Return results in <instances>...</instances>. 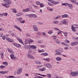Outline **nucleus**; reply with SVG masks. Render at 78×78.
Returning a JSON list of instances; mask_svg holds the SVG:
<instances>
[{
  "mask_svg": "<svg viewBox=\"0 0 78 78\" xmlns=\"http://www.w3.org/2000/svg\"><path fill=\"white\" fill-rule=\"evenodd\" d=\"M37 74V75H40L41 76H44V77L47 76H46V75H42L40 74Z\"/></svg>",
  "mask_w": 78,
  "mask_h": 78,
  "instance_id": "51",
  "label": "nucleus"
},
{
  "mask_svg": "<svg viewBox=\"0 0 78 78\" xmlns=\"http://www.w3.org/2000/svg\"><path fill=\"white\" fill-rule=\"evenodd\" d=\"M6 39L8 42H12V40H11L10 38L8 37H6Z\"/></svg>",
  "mask_w": 78,
  "mask_h": 78,
  "instance_id": "24",
  "label": "nucleus"
},
{
  "mask_svg": "<svg viewBox=\"0 0 78 78\" xmlns=\"http://www.w3.org/2000/svg\"><path fill=\"white\" fill-rule=\"evenodd\" d=\"M3 1H5V4L4 3H2V5L4 6H5L6 8H8L9 7V5L11 2L9 0H3Z\"/></svg>",
  "mask_w": 78,
  "mask_h": 78,
  "instance_id": "1",
  "label": "nucleus"
},
{
  "mask_svg": "<svg viewBox=\"0 0 78 78\" xmlns=\"http://www.w3.org/2000/svg\"><path fill=\"white\" fill-rule=\"evenodd\" d=\"M21 12H18L17 14H16V16H20V15H21Z\"/></svg>",
  "mask_w": 78,
  "mask_h": 78,
  "instance_id": "34",
  "label": "nucleus"
},
{
  "mask_svg": "<svg viewBox=\"0 0 78 78\" xmlns=\"http://www.w3.org/2000/svg\"><path fill=\"white\" fill-rule=\"evenodd\" d=\"M60 23L62 25H63V24H64V25H66V24H67V23H66V21L65 20H61L60 22Z\"/></svg>",
  "mask_w": 78,
  "mask_h": 78,
  "instance_id": "15",
  "label": "nucleus"
},
{
  "mask_svg": "<svg viewBox=\"0 0 78 78\" xmlns=\"http://www.w3.org/2000/svg\"><path fill=\"white\" fill-rule=\"evenodd\" d=\"M67 5H68V7H69L71 10H72L73 9V6L72 5H70L69 3H67Z\"/></svg>",
  "mask_w": 78,
  "mask_h": 78,
  "instance_id": "14",
  "label": "nucleus"
},
{
  "mask_svg": "<svg viewBox=\"0 0 78 78\" xmlns=\"http://www.w3.org/2000/svg\"><path fill=\"white\" fill-rule=\"evenodd\" d=\"M16 47H17V48H20V47H21V45H20L19 44H17L16 46Z\"/></svg>",
  "mask_w": 78,
  "mask_h": 78,
  "instance_id": "36",
  "label": "nucleus"
},
{
  "mask_svg": "<svg viewBox=\"0 0 78 78\" xmlns=\"http://www.w3.org/2000/svg\"><path fill=\"white\" fill-rule=\"evenodd\" d=\"M30 9H29L28 8H27L26 9H23L22 10L23 12H28V11H30Z\"/></svg>",
  "mask_w": 78,
  "mask_h": 78,
  "instance_id": "13",
  "label": "nucleus"
},
{
  "mask_svg": "<svg viewBox=\"0 0 78 78\" xmlns=\"http://www.w3.org/2000/svg\"><path fill=\"white\" fill-rule=\"evenodd\" d=\"M7 16L8 15V13H2V16Z\"/></svg>",
  "mask_w": 78,
  "mask_h": 78,
  "instance_id": "33",
  "label": "nucleus"
},
{
  "mask_svg": "<svg viewBox=\"0 0 78 78\" xmlns=\"http://www.w3.org/2000/svg\"><path fill=\"white\" fill-rule=\"evenodd\" d=\"M55 59L56 60V61H61L62 59L61 58L59 57H56Z\"/></svg>",
  "mask_w": 78,
  "mask_h": 78,
  "instance_id": "20",
  "label": "nucleus"
},
{
  "mask_svg": "<svg viewBox=\"0 0 78 78\" xmlns=\"http://www.w3.org/2000/svg\"><path fill=\"white\" fill-rule=\"evenodd\" d=\"M19 19L20 22V23H25V21L24 20H23V19L22 18V17H20L19 18Z\"/></svg>",
  "mask_w": 78,
  "mask_h": 78,
  "instance_id": "11",
  "label": "nucleus"
},
{
  "mask_svg": "<svg viewBox=\"0 0 78 78\" xmlns=\"http://www.w3.org/2000/svg\"><path fill=\"white\" fill-rule=\"evenodd\" d=\"M28 7L29 8V9H31V5H28Z\"/></svg>",
  "mask_w": 78,
  "mask_h": 78,
  "instance_id": "56",
  "label": "nucleus"
},
{
  "mask_svg": "<svg viewBox=\"0 0 78 78\" xmlns=\"http://www.w3.org/2000/svg\"><path fill=\"white\" fill-rule=\"evenodd\" d=\"M78 41H76L72 43L71 44V46H75V45H78Z\"/></svg>",
  "mask_w": 78,
  "mask_h": 78,
  "instance_id": "10",
  "label": "nucleus"
},
{
  "mask_svg": "<svg viewBox=\"0 0 78 78\" xmlns=\"http://www.w3.org/2000/svg\"><path fill=\"white\" fill-rule=\"evenodd\" d=\"M10 56L11 59H12L14 61H16V56L14 55V53L11 54Z\"/></svg>",
  "mask_w": 78,
  "mask_h": 78,
  "instance_id": "5",
  "label": "nucleus"
},
{
  "mask_svg": "<svg viewBox=\"0 0 78 78\" xmlns=\"http://www.w3.org/2000/svg\"><path fill=\"white\" fill-rule=\"evenodd\" d=\"M30 47L31 48H33V49H36L37 48V47L36 46L34 45H30Z\"/></svg>",
  "mask_w": 78,
  "mask_h": 78,
  "instance_id": "21",
  "label": "nucleus"
},
{
  "mask_svg": "<svg viewBox=\"0 0 78 78\" xmlns=\"http://www.w3.org/2000/svg\"><path fill=\"white\" fill-rule=\"evenodd\" d=\"M44 51H44V49H42L40 51H38V52H40L41 53H42V52H44Z\"/></svg>",
  "mask_w": 78,
  "mask_h": 78,
  "instance_id": "38",
  "label": "nucleus"
},
{
  "mask_svg": "<svg viewBox=\"0 0 78 78\" xmlns=\"http://www.w3.org/2000/svg\"><path fill=\"white\" fill-rule=\"evenodd\" d=\"M33 17H34V18H36V17H37V15L35 14H33Z\"/></svg>",
  "mask_w": 78,
  "mask_h": 78,
  "instance_id": "46",
  "label": "nucleus"
},
{
  "mask_svg": "<svg viewBox=\"0 0 78 78\" xmlns=\"http://www.w3.org/2000/svg\"><path fill=\"white\" fill-rule=\"evenodd\" d=\"M44 66L45 67H47L49 69H51L52 68V66L50 63H45L44 64Z\"/></svg>",
  "mask_w": 78,
  "mask_h": 78,
  "instance_id": "4",
  "label": "nucleus"
},
{
  "mask_svg": "<svg viewBox=\"0 0 78 78\" xmlns=\"http://www.w3.org/2000/svg\"><path fill=\"white\" fill-rule=\"evenodd\" d=\"M65 42H66V43H68V44H69V41L66 39L65 41Z\"/></svg>",
  "mask_w": 78,
  "mask_h": 78,
  "instance_id": "49",
  "label": "nucleus"
},
{
  "mask_svg": "<svg viewBox=\"0 0 78 78\" xmlns=\"http://www.w3.org/2000/svg\"><path fill=\"white\" fill-rule=\"evenodd\" d=\"M32 51L30 49L28 50V53L27 55H30V53H31Z\"/></svg>",
  "mask_w": 78,
  "mask_h": 78,
  "instance_id": "29",
  "label": "nucleus"
},
{
  "mask_svg": "<svg viewBox=\"0 0 78 78\" xmlns=\"http://www.w3.org/2000/svg\"><path fill=\"white\" fill-rule=\"evenodd\" d=\"M38 42L39 44H41V43H42V42H43V41H42L40 40V41H38Z\"/></svg>",
  "mask_w": 78,
  "mask_h": 78,
  "instance_id": "47",
  "label": "nucleus"
},
{
  "mask_svg": "<svg viewBox=\"0 0 78 78\" xmlns=\"http://www.w3.org/2000/svg\"><path fill=\"white\" fill-rule=\"evenodd\" d=\"M46 61H48V62H50V58H46Z\"/></svg>",
  "mask_w": 78,
  "mask_h": 78,
  "instance_id": "54",
  "label": "nucleus"
},
{
  "mask_svg": "<svg viewBox=\"0 0 78 78\" xmlns=\"http://www.w3.org/2000/svg\"><path fill=\"white\" fill-rule=\"evenodd\" d=\"M69 17V15L66 14H65L62 16V17L63 18H66L67 17Z\"/></svg>",
  "mask_w": 78,
  "mask_h": 78,
  "instance_id": "23",
  "label": "nucleus"
},
{
  "mask_svg": "<svg viewBox=\"0 0 78 78\" xmlns=\"http://www.w3.org/2000/svg\"><path fill=\"white\" fill-rule=\"evenodd\" d=\"M61 17V16H57L55 18V19H59V17Z\"/></svg>",
  "mask_w": 78,
  "mask_h": 78,
  "instance_id": "50",
  "label": "nucleus"
},
{
  "mask_svg": "<svg viewBox=\"0 0 78 78\" xmlns=\"http://www.w3.org/2000/svg\"><path fill=\"white\" fill-rule=\"evenodd\" d=\"M54 24H58L59 23V21H53L52 22Z\"/></svg>",
  "mask_w": 78,
  "mask_h": 78,
  "instance_id": "26",
  "label": "nucleus"
},
{
  "mask_svg": "<svg viewBox=\"0 0 78 78\" xmlns=\"http://www.w3.org/2000/svg\"><path fill=\"white\" fill-rule=\"evenodd\" d=\"M35 62L37 64H41V62L40 61H35Z\"/></svg>",
  "mask_w": 78,
  "mask_h": 78,
  "instance_id": "25",
  "label": "nucleus"
},
{
  "mask_svg": "<svg viewBox=\"0 0 78 78\" xmlns=\"http://www.w3.org/2000/svg\"><path fill=\"white\" fill-rule=\"evenodd\" d=\"M59 1H54V5H58V4H59Z\"/></svg>",
  "mask_w": 78,
  "mask_h": 78,
  "instance_id": "27",
  "label": "nucleus"
},
{
  "mask_svg": "<svg viewBox=\"0 0 78 78\" xmlns=\"http://www.w3.org/2000/svg\"><path fill=\"white\" fill-rule=\"evenodd\" d=\"M3 64H4V65H5V66H8V63H7L6 62H3Z\"/></svg>",
  "mask_w": 78,
  "mask_h": 78,
  "instance_id": "48",
  "label": "nucleus"
},
{
  "mask_svg": "<svg viewBox=\"0 0 78 78\" xmlns=\"http://www.w3.org/2000/svg\"><path fill=\"white\" fill-rule=\"evenodd\" d=\"M16 39L17 40L20 42V43H21V44H23V42H22V40L18 37L16 38Z\"/></svg>",
  "mask_w": 78,
  "mask_h": 78,
  "instance_id": "18",
  "label": "nucleus"
},
{
  "mask_svg": "<svg viewBox=\"0 0 78 78\" xmlns=\"http://www.w3.org/2000/svg\"><path fill=\"white\" fill-rule=\"evenodd\" d=\"M43 66H37V69H39V68L41 67H43Z\"/></svg>",
  "mask_w": 78,
  "mask_h": 78,
  "instance_id": "39",
  "label": "nucleus"
},
{
  "mask_svg": "<svg viewBox=\"0 0 78 78\" xmlns=\"http://www.w3.org/2000/svg\"><path fill=\"white\" fill-rule=\"evenodd\" d=\"M22 68H19L17 70V73L18 75H20L22 73Z\"/></svg>",
  "mask_w": 78,
  "mask_h": 78,
  "instance_id": "7",
  "label": "nucleus"
},
{
  "mask_svg": "<svg viewBox=\"0 0 78 78\" xmlns=\"http://www.w3.org/2000/svg\"><path fill=\"white\" fill-rule=\"evenodd\" d=\"M25 43L26 44H28V43L30 44V41L28 40V39L27 38H26V41L25 42Z\"/></svg>",
  "mask_w": 78,
  "mask_h": 78,
  "instance_id": "19",
  "label": "nucleus"
},
{
  "mask_svg": "<svg viewBox=\"0 0 78 78\" xmlns=\"http://www.w3.org/2000/svg\"><path fill=\"white\" fill-rule=\"evenodd\" d=\"M13 45H14L15 47H16L17 45V43H14L13 44Z\"/></svg>",
  "mask_w": 78,
  "mask_h": 78,
  "instance_id": "57",
  "label": "nucleus"
},
{
  "mask_svg": "<svg viewBox=\"0 0 78 78\" xmlns=\"http://www.w3.org/2000/svg\"><path fill=\"white\" fill-rule=\"evenodd\" d=\"M25 48V49H28V48H29V46L27 45Z\"/></svg>",
  "mask_w": 78,
  "mask_h": 78,
  "instance_id": "58",
  "label": "nucleus"
},
{
  "mask_svg": "<svg viewBox=\"0 0 78 78\" xmlns=\"http://www.w3.org/2000/svg\"><path fill=\"white\" fill-rule=\"evenodd\" d=\"M8 51L9 53H11L12 54H13L14 53V52L12 51V50L10 48H8Z\"/></svg>",
  "mask_w": 78,
  "mask_h": 78,
  "instance_id": "16",
  "label": "nucleus"
},
{
  "mask_svg": "<svg viewBox=\"0 0 78 78\" xmlns=\"http://www.w3.org/2000/svg\"><path fill=\"white\" fill-rule=\"evenodd\" d=\"M33 14H30L29 15V17H33Z\"/></svg>",
  "mask_w": 78,
  "mask_h": 78,
  "instance_id": "52",
  "label": "nucleus"
},
{
  "mask_svg": "<svg viewBox=\"0 0 78 78\" xmlns=\"http://www.w3.org/2000/svg\"><path fill=\"white\" fill-rule=\"evenodd\" d=\"M13 27L14 28H16V29H17V30H19V31H22V30L19 27L16 25H14L13 26Z\"/></svg>",
  "mask_w": 78,
  "mask_h": 78,
  "instance_id": "8",
  "label": "nucleus"
},
{
  "mask_svg": "<svg viewBox=\"0 0 78 78\" xmlns=\"http://www.w3.org/2000/svg\"><path fill=\"white\" fill-rule=\"evenodd\" d=\"M12 12H14L15 13H16V12H17L16 11V10L15 9H12Z\"/></svg>",
  "mask_w": 78,
  "mask_h": 78,
  "instance_id": "32",
  "label": "nucleus"
},
{
  "mask_svg": "<svg viewBox=\"0 0 78 78\" xmlns=\"http://www.w3.org/2000/svg\"><path fill=\"white\" fill-rule=\"evenodd\" d=\"M36 3L37 5H40V2H36Z\"/></svg>",
  "mask_w": 78,
  "mask_h": 78,
  "instance_id": "60",
  "label": "nucleus"
},
{
  "mask_svg": "<svg viewBox=\"0 0 78 78\" xmlns=\"http://www.w3.org/2000/svg\"><path fill=\"white\" fill-rule=\"evenodd\" d=\"M0 73L1 74H5V73H8V71H0Z\"/></svg>",
  "mask_w": 78,
  "mask_h": 78,
  "instance_id": "22",
  "label": "nucleus"
},
{
  "mask_svg": "<svg viewBox=\"0 0 78 78\" xmlns=\"http://www.w3.org/2000/svg\"><path fill=\"white\" fill-rule=\"evenodd\" d=\"M71 28L73 31L75 32L76 31V30H75V28H78V25L77 24L72 25Z\"/></svg>",
  "mask_w": 78,
  "mask_h": 78,
  "instance_id": "3",
  "label": "nucleus"
},
{
  "mask_svg": "<svg viewBox=\"0 0 78 78\" xmlns=\"http://www.w3.org/2000/svg\"><path fill=\"white\" fill-rule=\"evenodd\" d=\"M34 29L35 31H36V32H38V29L37 28V27H36V28H35Z\"/></svg>",
  "mask_w": 78,
  "mask_h": 78,
  "instance_id": "42",
  "label": "nucleus"
},
{
  "mask_svg": "<svg viewBox=\"0 0 78 78\" xmlns=\"http://www.w3.org/2000/svg\"><path fill=\"white\" fill-rule=\"evenodd\" d=\"M53 32V31L52 30H50L49 32H48V34H51Z\"/></svg>",
  "mask_w": 78,
  "mask_h": 78,
  "instance_id": "28",
  "label": "nucleus"
},
{
  "mask_svg": "<svg viewBox=\"0 0 78 78\" xmlns=\"http://www.w3.org/2000/svg\"><path fill=\"white\" fill-rule=\"evenodd\" d=\"M70 75L73 77H76L78 76V70L72 72L70 73Z\"/></svg>",
  "mask_w": 78,
  "mask_h": 78,
  "instance_id": "2",
  "label": "nucleus"
},
{
  "mask_svg": "<svg viewBox=\"0 0 78 78\" xmlns=\"http://www.w3.org/2000/svg\"><path fill=\"white\" fill-rule=\"evenodd\" d=\"M48 5L49 6H52V4H50V3L48 2Z\"/></svg>",
  "mask_w": 78,
  "mask_h": 78,
  "instance_id": "64",
  "label": "nucleus"
},
{
  "mask_svg": "<svg viewBox=\"0 0 78 78\" xmlns=\"http://www.w3.org/2000/svg\"><path fill=\"white\" fill-rule=\"evenodd\" d=\"M47 76L48 77V78H50L51 76V74H47Z\"/></svg>",
  "mask_w": 78,
  "mask_h": 78,
  "instance_id": "30",
  "label": "nucleus"
},
{
  "mask_svg": "<svg viewBox=\"0 0 78 78\" xmlns=\"http://www.w3.org/2000/svg\"><path fill=\"white\" fill-rule=\"evenodd\" d=\"M7 78H14V76H8L7 77Z\"/></svg>",
  "mask_w": 78,
  "mask_h": 78,
  "instance_id": "53",
  "label": "nucleus"
},
{
  "mask_svg": "<svg viewBox=\"0 0 78 78\" xmlns=\"http://www.w3.org/2000/svg\"><path fill=\"white\" fill-rule=\"evenodd\" d=\"M37 27V25H34L33 26V28H34H34H36Z\"/></svg>",
  "mask_w": 78,
  "mask_h": 78,
  "instance_id": "41",
  "label": "nucleus"
},
{
  "mask_svg": "<svg viewBox=\"0 0 78 78\" xmlns=\"http://www.w3.org/2000/svg\"><path fill=\"white\" fill-rule=\"evenodd\" d=\"M67 5V4H66V3H62V5L63 6V5H65V6H66Z\"/></svg>",
  "mask_w": 78,
  "mask_h": 78,
  "instance_id": "62",
  "label": "nucleus"
},
{
  "mask_svg": "<svg viewBox=\"0 0 78 78\" xmlns=\"http://www.w3.org/2000/svg\"><path fill=\"white\" fill-rule=\"evenodd\" d=\"M27 58H29V59H34V57L33 56L30 54H27Z\"/></svg>",
  "mask_w": 78,
  "mask_h": 78,
  "instance_id": "9",
  "label": "nucleus"
},
{
  "mask_svg": "<svg viewBox=\"0 0 78 78\" xmlns=\"http://www.w3.org/2000/svg\"><path fill=\"white\" fill-rule=\"evenodd\" d=\"M5 67H6V66H0V68L1 69H4V68H5Z\"/></svg>",
  "mask_w": 78,
  "mask_h": 78,
  "instance_id": "31",
  "label": "nucleus"
},
{
  "mask_svg": "<svg viewBox=\"0 0 78 78\" xmlns=\"http://www.w3.org/2000/svg\"><path fill=\"white\" fill-rule=\"evenodd\" d=\"M33 7H34V8H36V9H37V8H38V6H36V5H33Z\"/></svg>",
  "mask_w": 78,
  "mask_h": 78,
  "instance_id": "43",
  "label": "nucleus"
},
{
  "mask_svg": "<svg viewBox=\"0 0 78 78\" xmlns=\"http://www.w3.org/2000/svg\"><path fill=\"white\" fill-rule=\"evenodd\" d=\"M54 30H57V31H59V32H61V30H60L58 29L56 27H55L54 28Z\"/></svg>",
  "mask_w": 78,
  "mask_h": 78,
  "instance_id": "45",
  "label": "nucleus"
},
{
  "mask_svg": "<svg viewBox=\"0 0 78 78\" xmlns=\"http://www.w3.org/2000/svg\"><path fill=\"white\" fill-rule=\"evenodd\" d=\"M40 6L41 8H44V5L42 4H40Z\"/></svg>",
  "mask_w": 78,
  "mask_h": 78,
  "instance_id": "44",
  "label": "nucleus"
},
{
  "mask_svg": "<svg viewBox=\"0 0 78 78\" xmlns=\"http://www.w3.org/2000/svg\"><path fill=\"white\" fill-rule=\"evenodd\" d=\"M55 56H57V55H58V56H61V55H62V56H64V57H66V56L64 55H62L61 53L59 52L56 53L55 54Z\"/></svg>",
  "mask_w": 78,
  "mask_h": 78,
  "instance_id": "6",
  "label": "nucleus"
},
{
  "mask_svg": "<svg viewBox=\"0 0 78 78\" xmlns=\"http://www.w3.org/2000/svg\"><path fill=\"white\" fill-rule=\"evenodd\" d=\"M42 34L44 37L47 36V34H46L45 32H42Z\"/></svg>",
  "mask_w": 78,
  "mask_h": 78,
  "instance_id": "35",
  "label": "nucleus"
},
{
  "mask_svg": "<svg viewBox=\"0 0 78 78\" xmlns=\"http://www.w3.org/2000/svg\"><path fill=\"white\" fill-rule=\"evenodd\" d=\"M37 34L38 35V36H41V33L40 32H38L37 33Z\"/></svg>",
  "mask_w": 78,
  "mask_h": 78,
  "instance_id": "37",
  "label": "nucleus"
},
{
  "mask_svg": "<svg viewBox=\"0 0 78 78\" xmlns=\"http://www.w3.org/2000/svg\"><path fill=\"white\" fill-rule=\"evenodd\" d=\"M30 42H33V40L32 39H30Z\"/></svg>",
  "mask_w": 78,
  "mask_h": 78,
  "instance_id": "61",
  "label": "nucleus"
},
{
  "mask_svg": "<svg viewBox=\"0 0 78 78\" xmlns=\"http://www.w3.org/2000/svg\"><path fill=\"white\" fill-rule=\"evenodd\" d=\"M39 71H41V72H44L46 70V68L45 67H43L42 69L40 68L39 69Z\"/></svg>",
  "mask_w": 78,
  "mask_h": 78,
  "instance_id": "17",
  "label": "nucleus"
},
{
  "mask_svg": "<svg viewBox=\"0 0 78 78\" xmlns=\"http://www.w3.org/2000/svg\"><path fill=\"white\" fill-rule=\"evenodd\" d=\"M64 34L65 36H67V33L65 32V33H64Z\"/></svg>",
  "mask_w": 78,
  "mask_h": 78,
  "instance_id": "55",
  "label": "nucleus"
},
{
  "mask_svg": "<svg viewBox=\"0 0 78 78\" xmlns=\"http://www.w3.org/2000/svg\"><path fill=\"white\" fill-rule=\"evenodd\" d=\"M44 53V56H48L49 55L47 53V52H46Z\"/></svg>",
  "mask_w": 78,
  "mask_h": 78,
  "instance_id": "40",
  "label": "nucleus"
},
{
  "mask_svg": "<svg viewBox=\"0 0 78 78\" xmlns=\"http://www.w3.org/2000/svg\"><path fill=\"white\" fill-rule=\"evenodd\" d=\"M49 2H51V3H53V4H54V2L55 1H51V0H50V1H49Z\"/></svg>",
  "mask_w": 78,
  "mask_h": 78,
  "instance_id": "59",
  "label": "nucleus"
},
{
  "mask_svg": "<svg viewBox=\"0 0 78 78\" xmlns=\"http://www.w3.org/2000/svg\"><path fill=\"white\" fill-rule=\"evenodd\" d=\"M53 39L55 40V41L56 44H60V42L59 41L58 39H56V38H54Z\"/></svg>",
  "mask_w": 78,
  "mask_h": 78,
  "instance_id": "12",
  "label": "nucleus"
},
{
  "mask_svg": "<svg viewBox=\"0 0 78 78\" xmlns=\"http://www.w3.org/2000/svg\"><path fill=\"white\" fill-rule=\"evenodd\" d=\"M2 39L3 40H5V36H2Z\"/></svg>",
  "mask_w": 78,
  "mask_h": 78,
  "instance_id": "63",
  "label": "nucleus"
}]
</instances>
